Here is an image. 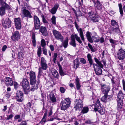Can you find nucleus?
<instances>
[{"label":"nucleus","mask_w":125,"mask_h":125,"mask_svg":"<svg viewBox=\"0 0 125 125\" xmlns=\"http://www.w3.org/2000/svg\"><path fill=\"white\" fill-rule=\"evenodd\" d=\"M30 83L32 86L31 87V90L33 91L38 88V83H36V77L35 73L33 71H31L30 72Z\"/></svg>","instance_id":"obj_1"},{"label":"nucleus","mask_w":125,"mask_h":125,"mask_svg":"<svg viewBox=\"0 0 125 125\" xmlns=\"http://www.w3.org/2000/svg\"><path fill=\"white\" fill-rule=\"evenodd\" d=\"M122 91H120L118 94L117 101L118 103L117 108L119 110L122 108L123 104V99H124V95Z\"/></svg>","instance_id":"obj_2"},{"label":"nucleus","mask_w":125,"mask_h":125,"mask_svg":"<svg viewBox=\"0 0 125 125\" xmlns=\"http://www.w3.org/2000/svg\"><path fill=\"white\" fill-rule=\"evenodd\" d=\"M78 100H76L75 102L74 108L76 110H81L83 107V95H81Z\"/></svg>","instance_id":"obj_3"},{"label":"nucleus","mask_w":125,"mask_h":125,"mask_svg":"<svg viewBox=\"0 0 125 125\" xmlns=\"http://www.w3.org/2000/svg\"><path fill=\"white\" fill-rule=\"evenodd\" d=\"M21 85L25 94H28L30 91L29 83L27 79L25 78L23 79Z\"/></svg>","instance_id":"obj_4"},{"label":"nucleus","mask_w":125,"mask_h":125,"mask_svg":"<svg viewBox=\"0 0 125 125\" xmlns=\"http://www.w3.org/2000/svg\"><path fill=\"white\" fill-rule=\"evenodd\" d=\"M79 43L81 44L82 43V41L81 40L80 38L79 37L77 34H75L74 35L72 34L71 36V41L70 43V45L74 47H76V44L75 43V39Z\"/></svg>","instance_id":"obj_5"},{"label":"nucleus","mask_w":125,"mask_h":125,"mask_svg":"<svg viewBox=\"0 0 125 125\" xmlns=\"http://www.w3.org/2000/svg\"><path fill=\"white\" fill-rule=\"evenodd\" d=\"M62 103L61 110H64L67 109L70 106L71 103L70 100L69 98H66L64 99Z\"/></svg>","instance_id":"obj_6"},{"label":"nucleus","mask_w":125,"mask_h":125,"mask_svg":"<svg viewBox=\"0 0 125 125\" xmlns=\"http://www.w3.org/2000/svg\"><path fill=\"white\" fill-rule=\"evenodd\" d=\"M53 34L56 39L60 40L61 42H62L64 39V38L60 32L53 30L52 31Z\"/></svg>","instance_id":"obj_7"},{"label":"nucleus","mask_w":125,"mask_h":125,"mask_svg":"<svg viewBox=\"0 0 125 125\" xmlns=\"http://www.w3.org/2000/svg\"><path fill=\"white\" fill-rule=\"evenodd\" d=\"M33 21L34 27L36 29L38 30L40 28L41 25L40 21L39 18L36 16L34 15L33 17Z\"/></svg>","instance_id":"obj_8"},{"label":"nucleus","mask_w":125,"mask_h":125,"mask_svg":"<svg viewBox=\"0 0 125 125\" xmlns=\"http://www.w3.org/2000/svg\"><path fill=\"white\" fill-rule=\"evenodd\" d=\"M101 91L104 94H107L110 90V88L108 85L101 84Z\"/></svg>","instance_id":"obj_9"},{"label":"nucleus","mask_w":125,"mask_h":125,"mask_svg":"<svg viewBox=\"0 0 125 125\" xmlns=\"http://www.w3.org/2000/svg\"><path fill=\"white\" fill-rule=\"evenodd\" d=\"M94 4V6L96 9L101 10L102 7V5L100 2L98 0H91ZM91 1V0H90Z\"/></svg>","instance_id":"obj_10"},{"label":"nucleus","mask_w":125,"mask_h":125,"mask_svg":"<svg viewBox=\"0 0 125 125\" xmlns=\"http://www.w3.org/2000/svg\"><path fill=\"white\" fill-rule=\"evenodd\" d=\"M20 35L19 32L18 31H16L13 33L11 36V39L13 41H18L20 39Z\"/></svg>","instance_id":"obj_11"},{"label":"nucleus","mask_w":125,"mask_h":125,"mask_svg":"<svg viewBox=\"0 0 125 125\" xmlns=\"http://www.w3.org/2000/svg\"><path fill=\"white\" fill-rule=\"evenodd\" d=\"M104 94V96L101 99V101L104 102L106 103L107 102L110 101L113 97L112 95H108L107 94Z\"/></svg>","instance_id":"obj_12"},{"label":"nucleus","mask_w":125,"mask_h":125,"mask_svg":"<svg viewBox=\"0 0 125 125\" xmlns=\"http://www.w3.org/2000/svg\"><path fill=\"white\" fill-rule=\"evenodd\" d=\"M125 57V52L123 49H120L117 53V57L120 60L124 59Z\"/></svg>","instance_id":"obj_13"},{"label":"nucleus","mask_w":125,"mask_h":125,"mask_svg":"<svg viewBox=\"0 0 125 125\" xmlns=\"http://www.w3.org/2000/svg\"><path fill=\"white\" fill-rule=\"evenodd\" d=\"M74 24L75 26L76 29L78 31H79V35L82 40L83 41H84L85 39L84 38L83 34L82 29L81 28H80L79 30V26L76 21L74 22Z\"/></svg>","instance_id":"obj_14"},{"label":"nucleus","mask_w":125,"mask_h":125,"mask_svg":"<svg viewBox=\"0 0 125 125\" xmlns=\"http://www.w3.org/2000/svg\"><path fill=\"white\" fill-rule=\"evenodd\" d=\"M16 98L17 100L19 102H21L23 99V94L20 91L17 92L16 94Z\"/></svg>","instance_id":"obj_15"},{"label":"nucleus","mask_w":125,"mask_h":125,"mask_svg":"<svg viewBox=\"0 0 125 125\" xmlns=\"http://www.w3.org/2000/svg\"><path fill=\"white\" fill-rule=\"evenodd\" d=\"M41 67L42 69L46 70L48 67L46 63V61L43 57H42L41 59Z\"/></svg>","instance_id":"obj_16"},{"label":"nucleus","mask_w":125,"mask_h":125,"mask_svg":"<svg viewBox=\"0 0 125 125\" xmlns=\"http://www.w3.org/2000/svg\"><path fill=\"white\" fill-rule=\"evenodd\" d=\"M11 26V21L8 18H7L5 20L3 24V27L5 28H9Z\"/></svg>","instance_id":"obj_17"},{"label":"nucleus","mask_w":125,"mask_h":125,"mask_svg":"<svg viewBox=\"0 0 125 125\" xmlns=\"http://www.w3.org/2000/svg\"><path fill=\"white\" fill-rule=\"evenodd\" d=\"M40 28L39 31L44 36H46L48 34L47 30L45 27L41 26Z\"/></svg>","instance_id":"obj_18"},{"label":"nucleus","mask_w":125,"mask_h":125,"mask_svg":"<svg viewBox=\"0 0 125 125\" xmlns=\"http://www.w3.org/2000/svg\"><path fill=\"white\" fill-rule=\"evenodd\" d=\"M5 84L8 85L10 86L12 85L13 84V81L12 78L10 77H7L5 79Z\"/></svg>","instance_id":"obj_19"},{"label":"nucleus","mask_w":125,"mask_h":125,"mask_svg":"<svg viewBox=\"0 0 125 125\" xmlns=\"http://www.w3.org/2000/svg\"><path fill=\"white\" fill-rule=\"evenodd\" d=\"M91 20L94 22H98L99 17V16L95 14H93L90 16Z\"/></svg>","instance_id":"obj_20"},{"label":"nucleus","mask_w":125,"mask_h":125,"mask_svg":"<svg viewBox=\"0 0 125 125\" xmlns=\"http://www.w3.org/2000/svg\"><path fill=\"white\" fill-rule=\"evenodd\" d=\"M22 13L25 17L31 18L32 16L30 11L28 10L24 9L22 11Z\"/></svg>","instance_id":"obj_21"},{"label":"nucleus","mask_w":125,"mask_h":125,"mask_svg":"<svg viewBox=\"0 0 125 125\" xmlns=\"http://www.w3.org/2000/svg\"><path fill=\"white\" fill-rule=\"evenodd\" d=\"M59 7V5L58 4H55L54 7L50 11L52 14H54L56 13L57 10Z\"/></svg>","instance_id":"obj_22"},{"label":"nucleus","mask_w":125,"mask_h":125,"mask_svg":"<svg viewBox=\"0 0 125 125\" xmlns=\"http://www.w3.org/2000/svg\"><path fill=\"white\" fill-rule=\"evenodd\" d=\"M110 31L111 33L114 34L118 33L120 32V30L119 29V26L116 27H111Z\"/></svg>","instance_id":"obj_23"},{"label":"nucleus","mask_w":125,"mask_h":125,"mask_svg":"<svg viewBox=\"0 0 125 125\" xmlns=\"http://www.w3.org/2000/svg\"><path fill=\"white\" fill-rule=\"evenodd\" d=\"M92 35L91 33L89 31H87L86 34L87 39L88 41L91 43H93V41L91 37Z\"/></svg>","instance_id":"obj_24"},{"label":"nucleus","mask_w":125,"mask_h":125,"mask_svg":"<svg viewBox=\"0 0 125 125\" xmlns=\"http://www.w3.org/2000/svg\"><path fill=\"white\" fill-rule=\"evenodd\" d=\"M50 100L52 103H55L56 102V99L53 93L51 92L49 94Z\"/></svg>","instance_id":"obj_25"},{"label":"nucleus","mask_w":125,"mask_h":125,"mask_svg":"<svg viewBox=\"0 0 125 125\" xmlns=\"http://www.w3.org/2000/svg\"><path fill=\"white\" fill-rule=\"evenodd\" d=\"M101 68H103L98 66L94 69L96 74L97 75H99L102 73V71L101 69Z\"/></svg>","instance_id":"obj_26"},{"label":"nucleus","mask_w":125,"mask_h":125,"mask_svg":"<svg viewBox=\"0 0 125 125\" xmlns=\"http://www.w3.org/2000/svg\"><path fill=\"white\" fill-rule=\"evenodd\" d=\"M80 63L78 59H76L73 61V67L75 69H77L79 67Z\"/></svg>","instance_id":"obj_27"},{"label":"nucleus","mask_w":125,"mask_h":125,"mask_svg":"<svg viewBox=\"0 0 125 125\" xmlns=\"http://www.w3.org/2000/svg\"><path fill=\"white\" fill-rule=\"evenodd\" d=\"M94 110L95 112L98 111V112L101 115L104 114L105 112V111L104 109L102 108L101 106V107H98L96 109H94Z\"/></svg>","instance_id":"obj_28"},{"label":"nucleus","mask_w":125,"mask_h":125,"mask_svg":"<svg viewBox=\"0 0 125 125\" xmlns=\"http://www.w3.org/2000/svg\"><path fill=\"white\" fill-rule=\"evenodd\" d=\"M52 75L55 78L58 79L59 76L58 72L56 70H54L52 71Z\"/></svg>","instance_id":"obj_29"},{"label":"nucleus","mask_w":125,"mask_h":125,"mask_svg":"<svg viewBox=\"0 0 125 125\" xmlns=\"http://www.w3.org/2000/svg\"><path fill=\"white\" fill-rule=\"evenodd\" d=\"M5 9L3 6L1 7L0 8V15L2 16L5 13Z\"/></svg>","instance_id":"obj_30"},{"label":"nucleus","mask_w":125,"mask_h":125,"mask_svg":"<svg viewBox=\"0 0 125 125\" xmlns=\"http://www.w3.org/2000/svg\"><path fill=\"white\" fill-rule=\"evenodd\" d=\"M87 58L88 60L90 65H92L93 64V60L92 59V56L91 54L89 53L87 55Z\"/></svg>","instance_id":"obj_31"},{"label":"nucleus","mask_w":125,"mask_h":125,"mask_svg":"<svg viewBox=\"0 0 125 125\" xmlns=\"http://www.w3.org/2000/svg\"><path fill=\"white\" fill-rule=\"evenodd\" d=\"M68 38H67L66 40L64 41L63 42V41L62 42V45L63 46L64 48H66L68 45Z\"/></svg>","instance_id":"obj_32"},{"label":"nucleus","mask_w":125,"mask_h":125,"mask_svg":"<svg viewBox=\"0 0 125 125\" xmlns=\"http://www.w3.org/2000/svg\"><path fill=\"white\" fill-rule=\"evenodd\" d=\"M58 66L59 67V72L60 75L61 76H63L64 75H65V73L63 71L61 66L59 64H58Z\"/></svg>","instance_id":"obj_33"},{"label":"nucleus","mask_w":125,"mask_h":125,"mask_svg":"<svg viewBox=\"0 0 125 125\" xmlns=\"http://www.w3.org/2000/svg\"><path fill=\"white\" fill-rule=\"evenodd\" d=\"M111 25L113 26V27H118V25L116 22L115 21L113 20L111 21Z\"/></svg>","instance_id":"obj_34"},{"label":"nucleus","mask_w":125,"mask_h":125,"mask_svg":"<svg viewBox=\"0 0 125 125\" xmlns=\"http://www.w3.org/2000/svg\"><path fill=\"white\" fill-rule=\"evenodd\" d=\"M94 109H96L98 107H101L100 104V102L98 99L96 103L94 105Z\"/></svg>","instance_id":"obj_35"},{"label":"nucleus","mask_w":125,"mask_h":125,"mask_svg":"<svg viewBox=\"0 0 125 125\" xmlns=\"http://www.w3.org/2000/svg\"><path fill=\"white\" fill-rule=\"evenodd\" d=\"M95 62L97 64L99 65L101 67L103 68V65L99 61L97 58L95 57L94 59Z\"/></svg>","instance_id":"obj_36"},{"label":"nucleus","mask_w":125,"mask_h":125,"mask_svg":"<svg viewBox=\"0 0 125 125\" xmlns=\"http://www.w3.org/2000/svg\"><path fill=\"white\" fill-rule=\"evenodd\" d=\"M118 6L120 13L121 15H122L123 14V10L122 4L121 3H119L118 4Z\"/></svg>","instance_id":"obj_37"},{"label":"nucleus","mask_w":125,"mask_h":125,"mask_svg":"<svg viewBox=\"0 0 125 125\" xmlns=\"http://www.w3.org/2000/svg\"><path fill=\"white\" fill-rule=\"evenodd\" d=\"M14 21L15 22V25L21 23V19L19 18H14Z\"/></svg>","instance_id":"obj_38"},{"label":"nucleus","mask_w":125,"mask_h":125,"mask_svg":"<svg viewBox=\"0 0 125 125\" xmlns=\"http://www.w3.org/2000/svg\"><path fill=\"white\" fill-rule=\"evenodd\" d=\"M37 54L39 57H40L42 53V49L41 46H39L37 50Z\"/></svg>","instance_id":"obj_39"},{"label":"nucleus","mask_w":125,"mask_h":125,"mask_svg":"<svg viewBox=\"0 0 125 125\" xmlns=\"http://www.w3.org/2000/svg\"><path fill=\"white\" fill-rule=\"evenodd\" d=\"M56 17L55 16L53 15L51 18V20L52 24L54 25H56Z\"/></svg>","instance_id":"obj_40"},{"label":"nucleus","mask_w":125,"mask_h":125,"mask_svg":"<svg viewBox=\"0 0 125 125\" xmlns=\"http://www.w3.org/2000/svg\"><path fill=\"white\" fill-rule=\"evenodd\" d=\"M76 87L77 89H79L81 87V86L78 79H76Z\"/></svg>","instance_id":"obj_41"},{"label":"nucleus","mask_w":125,"mask_h":125,"mask_svg":"<svg viewBox=\"0 0 125 125\" xmlns=\"http://www.w3.org/2000/svg\"><path fill=\"white\" fill-rule=\"evenodd\" d=\"M75 15L77 17L82 16V12L80 10L77 11L76 12H75Z\"/></svg>","instance_id":"obj_42"},{"label":"nucleus","mask_w":125,"mask_h":125,"mask_svg":"<svg viewBox=\"0 0 125 125\" xmlns=\"http://www.w3.org/2000/svg\"><path fill=\"white\" fill-rule=\"evenodd\" d=\"M88 110L89 109L87 107H84L82 112L83 114L86 113L88 112Z\"/></svg>","instance_id":"obj_43"},{"label":"nucleus","mask_w":125,"mask_h":125,"mask_svg":"<svg viewBox=\"0 0 125 125\" xmlns=\"http://www.w3.org/2000/svg\"><path fill=\"white\" fill-rule=\"evenodd\" d=\"M41 45L43 47H44L46 46V44L45 40L44 39H42L41 41Z\"/></svg>","instance_id":"obj_44"},{"label":"nucleus","mask_w":125,"mask_h":125,"mask_svg":"<svg viewBox=\"0 0 125 125\" xmlns=\"http://www.w3.org/2000/svg\"><path fill=\"white\" fill-rule=\"evenodd\" d=\"M41 17H42V21L43 23L46 24L48 23V22L46 20L43 15H42L41 16Z\"/></svg>","instance_id":"obj_45"},{"label":"nucleus","mask_w":125,"mask_h":125,"mask_svg":"<svg viewBox=\"0 0 125 125\" xmlns=\"http://www.w3.org/2000/svg\"><path fill=\"white\" fill-rule=\"evenodd\" d=\"M39 70V73L38 77H39L41 76V73L42 72L43 70L42 68L41 67H39L38 69Z\"/></svg>","instance_id":"obj_46"},{"label":"nucleus","mask_w":125,"mask_h":125,"mask_svg":"<svg viewBox=\"0 0 125 125\" xmlns=\"http://www.w3.org/2000/svg\"><path fill=\"white\" fill-rule=\"evenodd\" d=\"M16 28L17 30L20 29L21 28V23L15 25Z\"/></svg>","instance_id":"obj_47"},{"label":"nucleus","mask_w":125,"mask_h":125,"mask_svg":"<svg viewBox=\"0 0 125 125\" xmlns=\"http://www.w3.org/2000/svg\"><path fill=\"white\" fill-rule=\"evenodd\" d=\"M57 56V53H54L53 56V61L54 63H56V58Z\"/></svg>","instance_id":"obj_48"},{"label":"nucleus","mask_w":125,"mask_h":125,"mask_svg":"<svg viewBox=\"0 0 125 125\" xmlns=\"http://www.w3.org/2000/svg\"><path fill=\"white\" fill-rule=\"evenodd\" d=\"M88 46L92 52H94L95 51L94 49L93 48L91 44L90 43H88Z\"/></svg>","instance_id":"obj_49"},{"label":"nucleus","mask_w":125,"mask_h":125,"mask_svg":"<svg viewBox=\"0 0 125 125\" xmlns=\"http://www.w3.org/2000/svg\"><path fill=\"white\" fill-rule=\"evenodd\" d=\"M80 62L83 64H85L86 62L85 60L83 58H81L80 59Z\"/></svg>","instance_id":"obj_50"},{"label":"nucleus","mask_w":125,"mask_h":125,"mask_svg":"<svg viewBox=\"0 0 125 125\" xmlns=\"http://www.w3.org/2000/svg\"><path fill=\"white\" fill-rule=\"evenodd\" d=\"M47 112H46L44 113V116L42 118L43 121L44 122H45L46 120V119L45 118L47 116Z\"/></svg>","instance_id":"obj_51"},{"label":"nucleus","mask_w":125,"mask_h":125,"mask_svg":"<svg viewBox=\"0 0 125 125\" xmlns=\"http://www.w3.org/2000/svg\"><path fill=\"white\" fill-rule=\"evenodd\" d=\"M92 37L93 40L95 42H99V38H97L94 36H93Z\"/></svg>","instance_id":"obj_52"},{"label":"nucleus","mask_w":125,"mask_h":125,"mask_svg":"<svg viewBox=\"0 0 125 125\" xmlns=\"http://www.w3.org/2000/svg\"><path fill=\"white\" fill-rule=\"evenodd\" d=\"M43 53L45 55H47V51L45 47H43L42 49Z\"/></svg>","instance_id":"obj_53"},{"label":"nucleus","mask_w":125,"mask_h":125,"mask_svg":"<svg viewBox=\"0 0 125 125\" xmlns=\"http://www.w3.org/2000/svg\"><path fill=\"white\" fill-rule=\"evenodd\" d=\"M5 8H6L7 9H9L10 8V6L7 4L6 3H5L4 5L3 6Z\"/></svg>","instance_id":"obj_54"},{"label":"nucleus","mask_w":125,"mask_h":125,"mask_svg":"<svg viewBox=\"0 0 125 125\" xmlns=\"http://www.w3.org/2000/svg\"><path fill=\"white\" fill-rule=\"evenodd\" d=\"M79 123H81V120H76L74 121V124L75 125H78Z\"/></svg>","instance_id":"obj_55"},{"label":"nucleus","mask_w":125,"mask_h":125,"mask_svg":"<svg viewBox=\"0 0 125 125\" xmlns=\"http://www.w3.org/2000/svg\"><path fill=\"white\" fill-rule=\"evenodd\" d=\"M14 88L16 89L18 87L19 85L16 82H14Z\"/></svg>","instance_id":"obj_56"},{"label":"nucleus","mask_w":125,"mask_h":125,"mask_svg":"<svg viewBox=\"0 0 125 125\" xmlns=\"http://www.w3.org/2000/svg\"><path fill=\"white\" fill-rule=\"evenodd\" d=\"M60 90L62 93H63L65 92V89L63 87H61L60 88Z\"/></svg>","instance_id":"obj_57"},{"label":"nucleus","mask_w":125,"mask_h":125,"mask_svg":"<svg viewBox=\"0 0 125 125\" xmlns=\"http://www.w3.org/2000/svg\"><path fill=\"white\" fill-rule=\"evenodd\" d=\"M99 41H100V42L101 43H103L104 41V38L102 37L99 38Z\"/></svg>","instance_id":"obj_58"},{"label":"nucleus","mask_w":125,"mask_h":125,"mask_svg":"<svg viewBox=\"0 0 125 125\" xmlns=\"http://www.w3.org/2000/svg\"><path fill=\"white\" fill-rule=\"evenodd\" d=\"M13 116V115L12 114H11L7 117L6 120H8L12 118Z\"/></svg>","instance_id":"obj_59"},{"label":"nucleus","mask_w":125,"mask_h":125,"mask_svg":"<svg viewBox=\"0 0 125 125\" xmlns=\"http://www.w3.org/2000/svg\"><path fill=\"white\" fill-rule=\"evenodd\" d=\"M5 2L3 0H0V5L3 6L5 4Z\"/></svg>","instance_id":"obj_60"},{"label":"nucleus","mask_w":125,"mask_h":125,"mask_svg":"<svg viewBox=\"0 0 125 125\" xmlns=\"http://www.w3.org/2000/svg\"><path fill=\"white\" fill-rule=\"evenodd\" d=\"M49 47L52 51H54V48L52 45V44L50 45Z\"/></svg>","instance_id":"obj_61"},{"label":"nucleus","mask_w":125,"mask_h":125,"mask_svg":"<svg viewBox=\"0 0 125 125\" xmlns=\"http://www.w3.org/2000/svg\"><path fill=\"white\" fill-rule=\"evenodd\" d=\"M123 85V89L124 91H125V81L124 80L122 81Z\"/></svg>","instance_id":"obj_62"},{"label":"nucleus","mask_w":125,"mask_h":125,"mask_svg":"<svg viewBox=\"0 0 125 125\" xmlns=\"http://www.w3.org/2000/svg\"><path fill=\"white\" fill-rule=\"evenodd\" d=\"M54 119H56L57 120H60V119L59 118H57V117H53V118H50V119L49 120V121H52Z\"/></svg>","instance_id":"obj_63"},{"label":"nucleus","mask_w":125,"mask_h":125,"mask_svg":"<svg viewBox=\"0 0 125 125\" xmlns=\"http://www.w3.org/2000/svg\"><path fill=\"white\" fill-rule=\"evenodd\" d=\"M93 65L94 69H95V68H96L98 66H99V67H100V66L99 65H98V64H97L94 63L93 64Z\"/></svg>","instance_id":"obj_64"}]
</instances>
